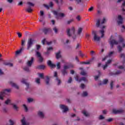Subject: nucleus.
Segmentation results:
<instances>
[{"instance_id":"69168bd1","label":"nucleus","mask_w":125,"mask_h":125,"mask_svg":"<svg viewBox=\"0 0 125 125\" xmlns=\"http://www.w3.org/2000/svg\"><path fill=\"white\" fill-rule=\"evenodd\" d=\"M90 62H91V61H89L87 62H83V64H90Z\"/></svg>"},{"instance_id":"c756f323","label":"nucleus","mask_w":125,"mask_h":125,"mask_svg":"<svg viewBox=\"0 0 125 125\" xmlns=\"http://www.w3.org/2000/svg\"><path fill=\"white\" fill-rule=\"evenodd\" d=\"M53 30L54 31L55 34H58V31L59 30V29L58 27L55 26L53 28Z\"/></svg>"},{"instance_id":"0eeeda50","label":"nucleus","mask_w":125,"mask_h":125,"mask_svg":"<svg viewBox=\"0 0 125 125\" xmlns=\"http://www.w3.org/2000/svg\"><path fill=\"white\" fill-rule=\"evenodd\" d=\"M118 25H121L124 23V18L121 15H118L117 20Z\"/></svg>"},{"instance_id":"9d476101","label":"nucleus","mask_w":125,"mask_h":125,"mask_svg":"<svg viewBox=\"0 0 125 125\" xmlns=\"http://www.w3.org/2000/svg\"><path fill=\"white\" fill-rule=\"evenodd\" d=\"M122 2L121 7L122 8V11H125V0H117V3H121Z\"/></svg>"},{"instance_id":"39448f33","label":"nucleus","mask_w":125,"mask_h":125,"mask_svg":"<svg viewBox=\"0 0 125 125\" xmlns=\"http://www.w3.org/2000/svg\"><path fill=\"white\" fill-rule=\"evenodd\" d=\"M52 12L57 18H59V17H65V14L63 13H59L58 11H53Z\"/></svg>"},{"instance_id":"1a4fd4ad","label":"nucleus","mask_w":125,"mask_h":125,"mask_svg":"<svg viewBox=\"0 0 125 125\" xmlns=\"http://www.w3.org/2000/svg\"><path fill=\"white\" fill-rule=\"evenodd\" d=\"M9 84L11 85L12 87H14L16 89H18L19 88V86L16 84V83L13 82L12 81H10L8 82Z\"/></svg>"},{"instance_id":"aec40b11","label":"nucleus","mask_w":125,"mask_h":125,"mask_svg":"<svg viewBox=\"0 0 125 125\" xmlns=\"http://www.w3.org/2000/svg\"><path fill=\"white\" fill-rule=\"evenodd\" d=\"M36 54L37 57L39 58L40 62H42V61H43V58H42V55L41 54V53H40L38 51H37Z\"/></svg>"},{"instance_id":"338daca9","label":"nucleus","mask_w":125,"mask_h":125,"mask_svg":"<svg viewBox=\"0 0 125 125\" xmlns=\"http://www.w3.org/2000/svg\"><path fill=\"white\" fill-rule=\"evenodd\" d=\"M17 34L18 35L19 38H21V37H22V34H21L20 32L17 33Z\"/></svg>"},{"instance_id":"de8ad7c7","label":"nucleus","mask_w":125,"mask_h":125,"mask_svg":"<svg viewBox=\"0 0 125 125\" xmlns=\"http://www.w3.org/2000/svg\"><path fill=\"white\" fill-rule=\"evenodd\" d=\"M97 27H100V20H98L96 23Z\"/></svg>"},{"instance_id":"5fc2aeb1","label":"nucleus","mask_w":125,"mask_h":125,"mask_svg":"<svg viewBox=\"0 0 125 125\" xmlns=\"http://www.w3.org/2000/svg\"><path fill=\"white\" fill-rule=\"evenodd\" d=\"M99 119L100 120H104L105 119V117H104V116L101 115H100V116L99 117Z\"/></svg>"},{"instance_id":"393cba45","label":"nucleus","mask_w":125,"mask_h":125,"mask_svg":"<svg viewBox=\"0 0 125 125\" xmlns=\"http://www.w3.org/2000/svg\"><path fill=\"white\" fill-rule=\"evenodd\" d=\"M56 57L57 59H59L62 58V56H61V51H59L57 53H56Z\"/></svg>"},{"instance_id":"6e6d98bb","label":"nucleus","mask_w":125,"mask_h":125,"mask_svg":"<svg viewBox=\"0 0 125 125\" xmlns=\"http://www.w3.org/2000/svg\"><path fill=\"white\" fill-rule=\"evenodd\" d=\"M27 4L29 5V6H34L35 4L31 2H28Z\"/></svg>"},{"instance_id":"58836bf2","label":"nucleus","mask_w":125,"mask_h":125,"mask_svg":"<svg viewBox=\"0 0 125 125\" xmlns=\"http://www.w3.org/2000/svg\"><path fill=\"white\" fill-rule=\"evenodd\" d=\"M88 94L87 93V92L84 91L82 94V96H83V97H85L86 96H87Z\"/></svg>"},{"instance_id":"f3484780","label":"nucleus","mask_w":125,"mask_h":125,"mask_svg":"<svg viewBox=\"0 0 125 125\" xmlns=\"http://www.w3.org/2000/svg\"><path fill=\"white\" fill-rule=\"evenodd\" d=\"M54 77H55L56 78V82H57L58 85H59V84H60V83H61V81L57 77V72L55 71L54 72Z\"/></svg>"},{"instance_id":"09e8293b","label":"nucleus","mask_w":125,"mask_h":125,"mask_svg":"<svg viewBox=\"0 0 125 125\" xmlns=\"http://www.w3.org/2000/svg\"><path fill=\"white\" fill-rule=\"evenodd\" d=\"M27 101L28 102H29V103H31V102H33V101H34V99L29 98L28 99H27Z\"/></svg>"},{"instance_id":"4c0bfd02","label":"nucleus","mask_w":125,"mask_h":125,"mask_svg":"<svg viewBox=\"0 0 125 125\" xmlns=\"http://www.w3.org/2000/svg\"><path fill=\"white\" fill-rule=\"evenodd\" d=\"M26 10L27 11V12H31V11H33V9H32V8H31L30 6H28Z\"/></svg>"},{"instance_id":"72a5a7b5","label":"nucleus","mask_w":125,"mask_h":125,"mask_svg":"<svg viewBox=\"0 0 125 125\" xmlns=\"http://www.w3.org/2000/svg\"><path fill=\"white\" fill-rule=\"evenodd\" d=\"M11 103V100L7 99V100L5 101V104L6 105H8Z\"/></svg>"},{"instance_id":"a19ab883","label":"nucleus","mask_w":125,"mask_h":125,"mask_svg":"<svg viewBox=\"0 0 125 125\" xmlns=\"http://www.w3.org/2000/svg\"><path fill=\"white\" fill-rule=\"evenodd\" d=\"M23 70L24 71H26V72H30V69L29 68V67L25 66L23 68Z\"/></svg>"},{"instance_id":"f03ea898","label":"nucleus","mask_w":125,"mask_h":125,"mask_svg":"<svg viewBox=\"0 0 125 125\" xmlns=\"http://www.w3.org/2000/svg\"><path fill=\"white\" fill-rule=\"evenodd\" d=\"M11 92V89L8 88V89H4L2 90L0 92V100H3V97L4 96V94H6V93H9Z\"/></svg>"},{"instance_id":"2f4dec72","label":"nucleus","mask_w":125,"mask_h":125,"mask_svg":"<svg viewBox=\"0 0 125 125\" xmlns=\"http://www.w3.org/2000/svg\"><path fill=\"white\" fill-rule=\"evenodd\" d=\"M82 113L84 116H85V117H88V116H89V113L86 110H83Z\"/></svg>"},{"instance_id":"412c9836","label":"nucleus","mask_w":125,"mask_h":125,"mask_svg":"<svg viewBox=\"0 0 125 125\" xmlns=\"http://www.w3.org/2000/svg\"><path fill=\"white\" fill-rule=\"evenodd\" d=\"M53 5H54V4H53V2H49V6L46 4L43 5L44 7H45L47 9H49V7H53Z\"/></svg>"},{"instance_id":"79ce46f5","label":"nucleus","mask_w":125,"mask_h":125,"mask_svg":"<svg viewBox=\"0 0 125 125\" xmlns=\"http://www.w3.org/2000/svg\"><path fill=\"white\" fill-rule=\"evenodd\" d=\"M38 75L41 79H44L43 73H39Z\"/></svg>"},{"instance_id":"bb28decb","label":"nucleus","mask_w":125,"mask_h":125,"mask_svg":"<svg viewBox=\"0 0 125 125\" xmlns=\"http://www.w3.org/2000/svg\"><path fill=\"white\" fill-rule=\"evenodd\" d=\"M52 50H53V48H52V47H49V48H47V51L46 53V54L47 55H48V54L50 53V51H52Z\"/></svg>"},{"instance_id":"2eb2a0df","label":"nucleus","mask_w":125,"mask_h":125,"mask_svg":"<svg viewBox=\"0 0 125 125\" xmlns=\"http://www.w3.org/2000/svg\"><path fill=\"white\" fill-rule=\"evenodd\" d=\"M21 82L22 83H24V84H25V85L26 86L25 89H26V90H28V89H29V83H28L26 82V80L25 79L23 78L21 80Z\"/></svg>"},{"instance_id":"6ab92c4d","label":"nucleus","mask_w":125,"mask_h":125,"mask_svg":"<svg viewBox=\"0 0 125 125\" xmlns=\"http://www.w3.org/2000/svg\"><path fill=\"white\" fill-rule=\"evenodd\" d=\"M42 31L43 33L46 35V34L51 32V29L50 28L45 27L42 29Z\"/></svg>"},{"instance_id":"f704fd0d","label":"nucleus","mask_w":125,"mask_h":125,"mask_svg":"<svg viewBox=\"0 0 125 125\" xmlns=\"http://www.w3.org/2000/svg\"><path fill=\"white\" fill-rule=\"evenodd\" d=\"M35 83H37V84H41V79L40 78H36L35 79Z\"/></svg>"},{"instance_id":"7c9ffc66","label":"nucleus","mask_w":125,"mask_h":125,"mask_svg":"<svg viewBox=\"0 0 125 125\" xmlns=\"http://www.w3.org/2000/svg\"><path fill=\"white\" fill-rule=\"evenodd\" d=\"M22 50H24V47H21L20 50H18L16 52V55H18V54H20L21 52H22Z\"/></svg>"},{"instance_id":"49530a36","label":"nucleus","mask_w":125,"mask_h":125,"mask_svg":"<svg viewBox=\"0 0 125 125\" xmlns=\"http://www.w3.org/2000/svg\"><path fill=\"white\" fill-rule=\"evenodd\" d=\"M13 107L14 109H15V110H16V111H17V110H18V106H17V105H16L15 104H13Z\"/></svg>"},{"instance_id":"603ef678","label":"nucleus","mask_w":125,"mask_h":125,"mask_svg":"<svg viewBox=\"0 0 125 125\" xmlns=\"http://www.w3.org/2000/svg\"><path fill=\"white\" fill-rule=\"evenodd\" d=\"M106 21L107 20H106V18H104L102 21L101 24H104V23H106Z\"/></svg>"},{"instance_id":"c9c22d12","label":"nucleus","mask_w":125,"mask_h":125,"mask_svg":"<svg viewBox=\"0 0 125 125\" xmlns=\"http://www.w3.org/2000/svg\"><path fill=\"white\" fill-rule=\"evenodd\" d=\"M57 69H58V70H59V69H60V68H61V63L60 62H58L57 63Z\"/></svg>"},{"instance_id":"774afa93","label":"nucleus","mask_w":125,"mask_h":125,"mask_svg":"<svg viewBox=\"0 0 125 125\" xmlns=\"http://www.w3.org/2000/svg\"><path fill=\"white\" fill-rule=\"evenodd\" d=\"M107 122H108L109 123L112 122V121H113V119L112 118H109L108 119H107L106 120Z\"/></svg>"},{"instance_id":"473e14b6","label":"nucleus","mask_w":125,"mask_h":125,"mask_svg":"<svg viewBox=\"0 0 125 125\" xmlns=\"http://www.w3.org/2000/svg\"><path fill=\"white\" fill-rule=\"evenodd\" d=\"M6 125H14V121L12 120H10L9 123H7Z\"/></svg>"},{"instance_id":"e2e57ef3","label":"nucleus","mask_w":125,"mask_h":125,"mask_svg":"<svg viewBox=\"0 0 125 125\" xmlns=\"http://www.w3.org/2000/svg\"><path fill=\"white\" fill-rule=\"evenodd\" d=\"M122 73V71L120 70H118L115 73H114V75H119Z\"/></svg>"},{"instance_id":"6e6552de","label":"nucleus","mask_w":125,"mask_h":125,"mask_svg":"<svg viewBox=\"0 0 125 125\" xmlns=\"http://www.w3.org/2000/svg\"><path fill=\"white\" fill-rule=\"evenodd\" d=\"M37 115L40 119H44L45 118V114L43 111L39 110L37 113Z\"/></svg>"},{"instance_id":"3c124183","label":"nucleus","mask_w":125,"mask_h":125,"mask_svg":"<svg viewBox=\"0 0 125 125\" xmlns=\"http://www.w3.org/2000/svg\"><path fill=\"white\" fill-rule=\"evenodd\" d=\"M69 68H70V66H69V65H64L63 66V69L64 70H68V69H69Z\"/></svg>"},{"instance_id":"a878e982","label":"nucleus","mask_w":125,"mask_h":125,"mask_svg":"<svg viewBox=\"0 0 125 125\" xmlns=\"http://www.w3.org/2000/svg\"><path fill=\"white\" fill-rule=\"evenodd\" d=\"M33 61H34V58L32 57L31 60L30 61H28L27 65L29 66L30 67V66L32 65V64H33Z\"/></svg>"},{"instance_id":"4468645a","label":"nucleus","mask_w":125,"mask_h":125,"mask_svg":"<svg viewBox=\"0 0 125 125\" xmlns=\"http://www.w3.org/2000/svg\"><path fill=\"white\" fill-rule=\"evenodd\" d=\"M75 80L77 81V82H79V83L83 81V82H87V80H86V78L85 77H83L82 78L79 79V75H76L75 77Z\"/></svg>"},{"instance_id":"680f3d73","label":"nucleus","mask_w":125,"mask_h":125,"mask_svg":"<svg viewBox=\"0 0 125 125\" xmlns=\"http://www.w3.org/2000/svg\"><path fill=\"white\" fill-rule=\"evenodd\" d=\"M121 28H122V29H121L122 32H125V25H122Z\"/></svg>"},{"instance_id":"e433bc0d","label":"nucleus","mask_w":125,"mask_h":125,"mask_svg":"<svg viewBox=\"0 0 125 125\" xmlns=\"http://www.w3.org/2000/svg\"><path fill=\"white\" fill-rule=\"evenodd\" d=\"M74 21V19H71L67 21L66 23L67 25H70L71 23Z\"/></svg>"},{"instance_id":"20e7f679","label":"nucleus","mask_w":125,"mask_h":125,"mask_svg":"<svg viewBox=\"0 0 125 125\" xmlns=\"http://www.w3.org/2000/svg\"><path fill=\"white\" fill-rule=\"evenodd\" d=\"M120 57L121 58H123V59H124V61L123 62V65H120L119 66H118V68L123 69L124 71H125V54H120Z\"/></svg>"},{"instance_id":"8fccbe9b","label":"nucleus","mask_w":125,"mask_h":125,"mask_svg":"<svg viewBox=\"0 0 125 125\" xmlns=\"http://www.w3.org/2000/svg\"><path fill=\"white\" fill-rule=\"evenodd\" d=\"M62 72L64 76H65V75H66V74H67V70L66 69H63L62 71Z\"/></svg>"},{"instance_id":"a18cd8bd","label":"nucleus","mask_w":125,"mask_h":125,"mask_svg":"<svg viewBox=\"0 0 125 125\" xmlns=\"http://www.w3.org/2000/svg\"><path fill=\"white\" fill-rule=\"evenodd\" d=\"M7 111H8L7 108L3 107L2 108V112L3 113H7Z\"/></svg>"},{"instance_id":"4d7b16f0","label":"nucleus","mask_w":125,"mask_h":125,"mask_svg":"<svg viewBox=\"0 0 125 125\" xmlns=\"http://www.w3.org/2000/svg\"><path fill=\"white\" fill-rule=\"evenodd\" d=\"M25 42H26V40H21V45L22 46H24V45H25Z\"/></svg>"},{"instance_id":"ea45409f","label":"nucleus","mask_w":125,"mask_h":125,"mask_svg":"<svg viewBox=\"0 0 125 125\" xmlns=\"http://www.w3.org/2000/svg\"><path fill=\"white\" fill-rule=\"evenodd\" d=\"M81 74L82 76H86L87 73H86L84 70H82L81 71Z\"/></svg>"},{"instance_id":"b1692460","label":"nucleus","mask_w":125,"mask_h":125,"mask_svg":"<svg viewBox=\"0 0 125 125\" xmlns=\"http://www.w3.org/2000/svg\"><path fill=\"white\" fill-rule=\"evenodd\" d=\"M43 15H44V13L43 12V11H40V22H42Z\"/></svg>"},{"instance_id":"423d86ee","label":"nucleus","mask_w":125,"mask_h":125,"mask_svg":"<svg viewBox=\"0 0 125 125\" xmlns=\"http://www.w3.org/2000/svg\"><path fill=\"white\" fill-rule=\"evenodd\" d=\"M93 35H94V40L96 42H99L100 41V37L98 36V32L96 31L93 32Z\"/></svg>"},{"instance_id":"bf43d9fd","label":"nucleus","mask_w":125,"mask_h":125,"mask_svg":"<svg viewBox=\"0 0 125 125\" xmlns=\"http://www.w3.org/2000/svg\"><path fill=\"white\" fill-rule=\"evenodd\" d=\"M81 47V45L79 43H77L76 47V49H80Z\"/></svg>"},{"instance_id":"a211bd4d","label":"nucleus","mask_w":125,"mask_h":125,"mask_svg":"<svg viewBox=\"0 0 125 125\" xmlns=\"http://www.w3.org/2000/svg\"><path fill=\"white\" fill-rule=\"evenodd\" d=\"M112 62V60H109L107 61V62L105 63V64L103 66V70H105L110 64H111V62Z\"/></svg>"},{"instance_id":"052dcab7","label":"nucleus","mask_w":125,"mask_h":125,"mask_svg":"<svg viewBox=\"0 0 125 125\" xmlns=\"http://www.w3.org/2000/svg\"><path fill=\"white\" fill-rule=\"evenodd\" d=\"M80 87L81 88H82V89H83V88H85V85H84V84H83V83H82L81 84Z\"/></svg>"},{"instance_id":"f8f14e48","label":"nucleus","mask_w":125,"mask_h":125,"mask_svg":"<svg viewBox=\"0 0 125 125\" xmlns=\"http://www.w3.org/2000/svg\"><path fill=\"white\" fill-rule=\"evenodd\" d=\"M114 51H110L108 53V55L105 56L104 57V58L103 59V61H105V60H106V59H108V58H110V57H112V56H113V55L114 54Z\"/></svg>"},{"instance_id":"f257e3e1","label":"nucleus","mask_w":125,"mask_h":125,"mask_svg":"<svg viewBox=\"0 0 125 125\" xmlns=\"http://www.w3.org/2000/svg\"><path fill=\"white\" fill-rule=\"evenodd\" d=\"M75 32H76V29L74 27H72L71 29L68 28L66 30V33L68 37H72L73 39L74 40L76 39Z\"/></svg>"},{"instance_id":"c85d7f7f","label":"nucleus","mask_w":125,"mask_h":125,"mask_svg":"<svg viewBox=\"0 0 125 125\" xmlns=\"http://www.w3.org/2000/svg\"><path fill=\"white\" fill-rule=\"evenodd\" d=\"M45 81L46 84H47L48 85L50 84V83H49L50 79H49V77H48V76L46 77Z\"/></svg>"},{"instance_id":"dca6fc26","label":"nucleus","mask_w":125,"mask_h":125,"mask_svg":"<svg viewBox=\"0 0 125 125\" xmlns=\"http://www.w3.org/2000/svg\"><path fill=\"white\" fill-rule=\"evenodd\" d=\"M101 29H102L100 31V34H101V38H103L104 37V33L105 32V31L104 30V29H105V28H106V26L103 25L102 26H100Z\"/></svg>"},{"instance_id":"c03bdc74","label":"nucleus","mask_w":125,"mask_h":125,"mask_svg":"<svg viewBox=\"0 0 125 125\" xmlns=\"http://www.w3.org/2000/svg\"><path fill=\"white\" fill-rule=\"evenodd\" d=\"M111 89H113L114 88V82L111 81L110 84Z\"/></svg>"},{"instance_id":"0e129e2a","label":"nucleus","mask_w":125,"mask_h":125,"mask_svg":"<svg viewBox=\"0 0 125 125\" xmlns=\"http://www.w3.org/2000/svg\"><path fill=\"white\" fill-rule=\"evenodd\" d=\"M68 83H72V78L70 77L69 78V79H68V81H67Z\"/></svg>"},{"instance_id":"37998d69","label":"nucleus","mask_w":125,"mask_h":125,"mask_svg":"<svg viewBox=\"0 0 125 125\" xmlns=\"http://www.w3.org/2000/svg\"><path fill=\"white\" fill-rule=\"evenodd\" d=\"M23 107L24 109V111L25 112H28V107H27V105H26V104H23Z\"/></svg>"},{"instance_id":"5701e85b","label":"nucleus","mask_w":125,"mask_h":125,"mask_svg":"<svg viewBox=\"0 0 125 125\" xmlns=\"http://www.w3.org/2000/svg\"><path fill=\"white\" fill-rule=\"evenodd\" d=\"M47 64L48 66L51 67V68H55V67H56V65L52 63V62L50 61H48Z\"/></svg>"},{"instance_id":"cd10ccee","label":"nucleus","mask_w":125,"mask_h":125,"mask_svg":"<svg viewBox=\"0 0 125 125\" xmlns=\"http://www.w3.org/2000/svg\"><path fill=\"white\" fill-rule=\"evenodd\" d=\"M97 72L98 73V75L95 76V81H97V80H98V79L100 77V76H101V72H100V71L98 70Z\"/></svg>"},{"instance_id":"ddd939ff","label":"nucleus","mask_w":125,"mask_h":125,"mask_svg":"<svg viewBox=\"0 0 125 125\" xmlns=\"http://www.w3.org/2000/svg\"><path fill=\"white\" fill-rule=\"evenodd\" d=\"M34 42V39L30 38L29 39H28V42H27V48L28 49H29V48H30V47H31V46H32V45H33V43Z\"/></svg>"},{"instance_id":"864d4df0","label":"nucleus","mask_w":125,"mask_h":125,"mask_svg":"<svg viewBox=\"0 0 125 125\" xmlns=\"http://www.w3.org/2000/svg\"><path fill=\"white\" fill-rule=\"evenodd\" d=\"M82 31H83V28H79L78 30V34L80 35L82 33Z\"/></svg>"},{"instance_id":"13d9d810","label":"nucleus","mask_w":125,"mask_h":125,"mask_svg":"<svg viewBox=\"0 0 125 125\" xmlns=\"http://www.w3.org/2000/svg\"><path fill=\"white\" fill-rule=\"evenodd\" d=\"M108 83V80L107 79H104L103 82V84H106Z\"/></svg>"},{"instance_id":"9b49d317","label":"nucleus","mask_w":125,"mask_h":125,"mask_svg":"<svg viewBox=\"0 0 125 125\" xmlns=\"http://www.w3.org/2000/svg\"><path fill=\"white\" fill-rule=\"evenodd\" d=\"M112 112L114 114H122V113H124L125 112V110L123 109H114L112 110Z\"/></svg>"},{"instance_id":"4be33fe9","label":"nucleus","mask_w":125,"mask_h":125,"mask_svg":"<svg viewBox=\"0 0 125 125\" xmlns=\"http://www.w3.org/2000/svg\"><path fill=\"white\" fill-rule=\"evenodd\" d=\"M21 125H29V123L26 122V119L23 117L21 120Z\"/></svg>"},{"instance_id":"7ed1b4c3","label":"nucleus","mask_w":125,"mask_h":125,"mask_svg":"<svg viewBox=\"0 0 125 125\" xmlns=\"http://www.w3.org/2000/svg\"><path fill=\"white\" fill-rule=\"evenodd\" d=\"M59 108L63 113H66L69 111V107L65 104H60Z\"/></svg>"}]
</instances>
